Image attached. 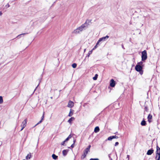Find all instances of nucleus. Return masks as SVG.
<instances>
[{"instance_id": "obj_24", "label": "nucleus", "mask_w": 160, "mask_h": 160, "mask_svg": "<svg viewBox=\"0 0 160 160\" xmlns=\"http://www.w3.org/2000/svg\"><path fill=\"white\" fill-rule=\"evenodd\" d=\"M77 66V64H76L74 63L72 64V67L74 68H75Z\"/></svg>"}, {"instance_id": "obj_12", "label": "nucleus", "mask_w": 160, "mask_h": 160, "mask_svg": "<svg viewBox=\"0 0 160 160\" xmlns=\"http://www.w3.org/2000/svg\"><path fill=\"white\" fill-rule=\"evenodd\" d=\"M100 129L99 127L98 126L96 127L94 130V132L95 133H97L99 131Z\"/></svg>"}, {"instance_id": "obj_5", "label": "nucleus", "mask_w": 160, "mask_h": 160, "mask_svg": "<svg viewBox=\"0 0 160 160\" xmlns=\"http://www.w3.org/2000/svg\"><path fill=\"white\" fill-rule=\"evenodd\" d=\"M142 66H140L139 65H137L135 67L136 70L138 72L142 70Z\"/></svg>"}, {"instance_id": "obj_16", "label": "nucleus", "mask_w": 160, "mask_h": 160, "mask_svg": "<svg viewBox=\"0 0 160 160\" xmlns=\"http://www.w3.org/2000/svg\"><path fill=\"white\" fill-rule=\"evenodd\" d=\"M52 158L53 159H54V160H56V159H57L58 157V156L56 155L55 154H53L52 155Z\"/></svg>"}, {"instance_id": "obj_45", "label": "nucleus", "mask_w": 160, "mask_h": 160, "mask_svg": "<svg viewBox=\"0 0 160 160\" xmlns=\"http://www.w3.org/2000/svg\"><path fill=\"white\" fill-rule=\"evenodd\" d=\"M39 85H38V86L36 87V88H35V89L34 90V91L36 90V88H37L38 87V86Z\"/></svg>"}, {"instance_id": "obj_31", "label": "nucleus", "mask_w": 160, "mask_h": 160, "mask_svg": "<svg viewBox=\"0 0 160 160\" xmlns=\"http://www.w3.org/2000/svg\"><path fill=\"white\" fill-rule=\"evenodd\" d=\"M138 72H139V73L140 74L142 75L143 74V71L142 70L141 71Z\"/></svg>"}, {"instance_id": "obj_34", "label": "nucleus", "mask_w": 160, "mask_h": 160, "mask_svg": "<svg viewBox=\"0 0 160 160\" xmlns=\"http://www.w3.org/2000/svg\"><path fill=\"white\" fill-rule=\"evenodd\" d=\"M118 144H119L118 142H116L115 143V146H117L118 145Z\"/></svg>"}, {"instance_id": "obj_44", "label": "nucleus", "mask_w": 160, "mask_h": 160, "mask_svg": "<svg viewBox=\"0 0 160 160\" xmlns=\"http://www.w3.org/2000/svg\"><path fill=\"white\" fill-rule=\"evenodd\" d=\"M122 48L123 49H124V48L123 46V45L122 44Z\"/></svg>"}, {"instance_id": "obj_15", "label": "nucleus", "mask_w": 160, "mask_h": 160, "mask_svg": "<svg viewBox=\"0 0 160 160\" xmlns=\"http://www.w3.org/2000/svg\"><path fill=\"white\" fill-rule=\"evenodd\" d=\"M68 152V150H64L62 151V154L64 156H65Z\"/></svg>"}, {"instance_id": "obj_47", "label": "nucleus", "mask_w": 160, "mask_h": 160, "mask_svg": "<svg viewBox=\"0 0 160 160\" xmlns=\"http://www.w3.org/2000/svg\"><path fill=\"white\" fill-rule=\"evenodd\" d=\"M55 2H54V3H53V5L54 4V3H55Z\"/></svg>"}, {"instance_id": "obj_22", "label": "nucleus", "mask_w": 160, "mask_h": 160, "mask_svg": "<svg viewBox=\"0 0 160 160\" xmlns=\"http://www.w3.org/2000/svg\"><path fill=\"white\" fill-rule=\"evenodd\" d=\"M143 62L142 61L140 62H138L137 63V65H139L140 66H142Z\"/></svg>"}, {"instance_id": "obj_46", "label": "nucleus", "mask_w": 160, "mask_h": 160, "mask_svg": "<svg viewBox=\"0 0 160 160\" xmlns=\"http://www.w3.org/2000/svg\"><path fill=\"white\" fill-rule=\"evenodd\" d=\"M50 98L52 99V97H50Z\"/></svg>"}, {"instance_id": "obj_13", "label": "nucleus", "mask_w": 160, "mask_h": 160, "mask_svg": "<svg viewBox=\"0 0 160 160\" xmlns=\"http://www.w3.org/2000/svg\"><path fill=\"white\" fill-rule=\"evenodd\" d=\"M73 111H74L72 109H70L69 113L68 115V116L69 117L72 116L73 114Z\"/></svg>"}, {"instance_id": "obj_1", "label": "nucleus", "mask_w": 160, "mask_h": 160, "mask_svg": "<svg viewBox=\"0 0 160 160\" xmlns=\"http://www.w3.org/2000/svg\"><path fill=\"white\" fill-rule=\"evenodd\" d=\"M90 22L89 20H87L85 23L81 26L74 29L72 32V33L75 34H80L83 31L85 30L88 25V23Z\"/></svg>"}, {"instance_id": "obj_11", "label": "nucleus", "mask_w": 160, "mask_h": 160, "mask_svg": "<svg viewBox=\"0 0 160 160\" xmlns=\"http://www.w3.org/2000/svg\"><path fill=\"white\" fill-rule=\"evenodd\" d=\"M32 157V155L30 153L28 154L27 155L26 157L25 158L27 160L30 159Z\"/></svg>"}, {"instance_id": "obj_28", "label": "nucleus", "mask_w": 160, "mask_h": 160, "mask_svg": "<svg viewBox=\"0 0 160 160\" xmlns=\"http://www.w3.org/2000/svg\"><path fill=\"white\" fill-rule=\"evenodd\" d=\"M112 137L113 139H114V138H118V136H112Z\"/></svg>"}, {"instance_id": "obj_20", "label": "nucleus", "mask_w": 160, "mask_h": 160, "mask_svg": "<svg viewBox=\"0 0 160 160\" xmlns=\"http://www.w3.org/2000/svg\"><path fill=\"white\" fill-rule=\"evenodd\" d=\"M89 151H90L89 150H88V149H87L86 148L84 150V152L86 154H87V153H88V152H89Z\"/></svg>"}, {"instance_id": "obj_17", "label": "nucleus", "mask_w": 160, "mask_h": 160, "mask_svg": "<svg viewBox=\"0 0 160 160\" xmlns=\"http://www.w3.org/2000/svg\"><path fill=\"white\" fill-rule=\"evenodd\" d=\"M142 126H145L146 125V122L145 120H142L141 123Z\"/></svg>"}, {"instance_id": "obj_3", "label": "nucleus", "mask_w": 160, "mask_h": 160, "mask_svg": "<svg viewBox=\"0 0 160 160\" xmlns=\"http://www.w3.org/2000/svg\"><path fill=\"white\" fill-rule=\"evenodd\" d=\"M142 60L144 61L146 60L147 58V52L144 50L142 52Z\"/></svg>"}, {"instance_id": "obj_18", "label": "nucleus", "mask_w": 160, "mask_h": 160, "mask_svg": "<svg viewBox=\"0 0 160 160\" xmlns=\"http://www.w3.org/2000/svg\"><path fill=\"white\" fill-rule=\"evenodd\" d=\"M98 77V75L97 74H96L95 75V76L93 78V80H96L97 79Z\"/></svg>"}, {"instance_id": "obj_25", "label": "nucleus", "mask_w": 160, "mask_h": 160, "mask_svg": "<svg viewBox=\"0 0 160 160\" xmlns=\"http://www.w3.org/2000/svg\"><path fill=\"white\" fill-rule=\"evenodd\" d=\"M92 50L90 51H89L88 52V57H89V56L92 53Z\"/></svg>"}, {"instance_id": "obj_35", "label": "nucleus", "mask_w": 160, "mask_h": 160, "mask_svg": "<svg viewBox=\"0 0 160 160\" xmlns=\"http://www.w3.org/2000/svg\"><path fill=\"white\" fill-rule=\"evenodd\" d=\"M97 47V45H96L95 46H94V48H93L92 50H93L94 49H95Z\"/></svg>"}, {"instance_id": "obj_38", "label": "nucleus", "mask_w": 160, "mask_h": 160, "mask_svg": "<svg viewBox=\"0 0 160 160\" xmlns=\"http://www.w3.org/2000/svg\"><path fill=\"white\" fill-rule=\"evenodd\" d=\"M72 137V136H71V135H70L68 137V138H69V139L70 138H71Z\"/></svg>"}, {"instance_id": "obj_32", "label": "nucleus", "mask_w": 160, "mask_h": 160, "mask_svg": "<svg viewBox=\"0 0 160 160\" xmlns=\"http://www.w3.org/2000/svg\"><path fill=\"white\" fill-rule=\"evenodd\" d=\"M91 145H89L88 146V148H86V149H88V150H90V148H91Z\"/></svg>"}, {"instance_id": "obj_8", "label": "nucleus", "mask_w": 160, "mask_h": 160, "mask_svg": "<svg viewBox=\"0 0 160 160\" xmlns=\"http://www.w3.org/2000/svg\"><path fill=\"white\" fill-rule=\"evenodd\" d=\"M74 104V103L73 102L70 101L68 102L67 107L69 108H71L73 106Z\"/></svg>"}, {"instance_id": "obj_19", "label": "nucleus", "mask_w": 160, "mask_h": 160, "mask_svg": "<svg viewBox=\"0 0 160 160\" xmlns=\"http://www.w3.org/2000/svg\"><path fill=\"white\" fill-rule=\"evenodd\" d=\"M3 102V100L2 97L1 96H0V104H2Z\"/></svg>"}, {"instance_id": "obj_30", "label": "nucleus", "mask_w": 160, "mask_h": 160, "mask_svg": "<svg viewBox=\"0 0 160 160\" xmlns=\"http://www.w3.org/2000/svg\"><path fill=\"white\" fill-rule=\"evenodd\" d=\"M10 7V6L8 4H7L5 6V7L6 8H9V7Z\"/></svg>"}, {"instance_id": "obj_41", "label": "nucleus", "mask_w": 160, "mask_h": 160, "mask_svg": "<svg viewBox=\"0 0 160 160\" xmlns=\"http://www.w3.org/2000/svg\"><path fill=\"white\" fill-rule=\"evenodd\" d=\"M129 155H127V158H128V160H129Z\"/></svg>"}, {"instance_id": "obj_10", "label": "nucleus", "mask_w": 160, "mask_h": 160, "mask_svg": "<svg viewBox=\"0 0 160 160\" xmlns=\"http://www.w3.org/2000/svg\"><path fill=\"white\" fill-rule=\"evenodd\" d=\"M153 151L152 149L149 150L148 151L147 154L148 155H151L153 153Z\"/></svg>"}, {"instance_id": "obj_23", "label": "nucleus", "mask_w": 160, "mask_h": 160, "mask_svg": "<svg viewBox=\"0 0 160 160\" xmlns=\"http://www.w3.org/2000/svg\"><path fill=\"white\" fill-rule=\"evenodd\" d=\"M112 139H113L112 137V136H111L109 137L108 138L107 140H109V141H111L112 140Z\"/></svg>"}, {"instance_id": "obj_33", "label": "nucleus", "mask_w": 160, "mask_h": 160, "mask_svg": "<svg viewBox=\"0 0 160 160\" xmlns=\"http://www.w3.org/2000/svg\"><path fill=\"white\" fill-rule=\"evenodd\" d=\"M42 120H41L40 121H39L37 124L36 125H35V126H36L38 124H39L41 123L42 122Z\"/></svg>"}, {"instance_id": "obj_40", "label": "nucleus", "mask_w": 160, "mask_h": 160, "mask_svg": "<svg viewBox=\"0 0 160 160\" xmlns=\"http://www.w3.org/2000/svg\"><path fill=\"white\" fill-rule=\"evenodd\" d=\"M69 139V138H67L64 141L66 142V141H68Z\"/></svg>"}, {"instance_id": "obj_7", "label": "nucleus", "mask_w": 160, "mask_h": 160, "mask_svg": "<svg viewBox=\"0 0 160 160\" xmlns=\"http://www.w3.org/2000/svg\"><path fill=\"white\" fill-rule=\"evenodd\" d=\"M109 37L108 35H107L105 37H103L99 39V41H105L107 40Z\"/></svg>"}, {"instance_id": "obj_21", "label": "nucleus", "mask_w": 160, "mask_h": 160, "mask_svg": "<svg viewBox=\"0 0 160 160\" xmlns=\"http://www.w3.org/2000/svg\"><path fill=\"white\" fill-rule=\"evenodd\" d=\"M86 155L87 154L84 152L83 154L82 155V159H84L86 157Z\"/></svg>"}, {"instance_id": "obj_39", "label": "nucleus", "mask_w": 160, "mask_h": 160, "mask_svg": "<svg viewBox=\"0 0 160 160\" xmlns=\"http://www.w3.org/2000/svg\"><path fill=\"white\" fill-rule=\"evenodd\" d=\"M101 41H99V40L97 42L96 44V45H98L99 44V43Z\"/></svg>"}, {"instance_id": "obj_43", "label": "nucleus", "mask_w": 160, "mask_h": 160, "mask_svg": "<svg viewBox=\"0 0 160 160\" xmlns=\"http://www.w3.org/2000/svg\"><path fill=\"white\" fill-rule=\"evenodd\" d=\"M2 12L1 11H0V15L1 16V15H2Z\"/></svg>"}, {"instance_id": "obj_37", "label": "nucleus", "mask_w": 160, "mask_h": 160, "mask_svg": "<svg viewBox=\"0 0 160 160\" xmlns=\"http://www.w3.org/2000/svg\"><path fill=\"white\" fill-rule=\"evenodd\" d=\"M44 112H43V116H42V117L41 119V120H42H42L43 119V118H44Z\"/></svg>"}, {"instance_id": "obj_26", "label": "nucleus", "mask_w": 160, "mask_h": 160, "mask_svg": "<svg viewBox=\"0 0 160 160\" xmlns=\"http://www.w3.org/2000/svg\"><path fill=\"white\" fill-rule=\"evenodd\" d=\"M26 33H22V34H20L19 35H18L17 37V38H20V36L22 35H25V34Z\"/></svg>"}, {"instance_id": "obj_42", "label": "nucleus", "mask_w": 160, "mask_h": 160, "mask_svg": "<svg viewBox=\"0 0 160 160\" xmlns=\"http://www.w3.org/2000/svg\"><path fill=\"white\" fill-rule=\"evenodd\" d=\"M108 156L109 157V158L110 159L111 158V157H110V154H109L108 155Z\"/></svg>"}, {"instance_id": "obj_27", "label": "nucleus", "mask_w": 160, "mask_h": 160, "mask_svg": "<svg viewBox=\"0 0 160 160\" xmlns=\"http://www.w3.org/2000/svg\"><path fill=\"white\" fill-rule=\"evenodd\" d=\"M75 140H73V144H72L71 145V147H72V148H73V147H74V143H75Z\"/></svg>"}, {"instance_id": "obj_29", "label": "nucleus", "mask_w": 160, "mask_h": 160, "mask_svg": "<svg viewBox=\"0 0 160 160\" xmlns=\"http://www.w3.org/2000/svg\"><path fill=\"white\" fill-rule=\"evenodd\" d=\"M90 160H99V159L98 158H91Z\"/></svg>"}, {"instance_id": "obj_14", "label": "nucleus", "mask_w": 160, "mask_h": 160, "mask_svg": "<svg viewBox=\"0 0 160 160\" xmlns=\"http://www.w3.org/2000/svg\"><path fill=\"white\" fill-rule=\"evenodd\" d=\"M75 118L74 117H71L68 121V122L69 123H71L72 121L74 120Z\"/></svg>"}, {"instance_id": "obj_4", "label": "nucleus", "mask_w": 160, "mask_h": 160, "mask_svg": "<svg viewBox=\"0 0 160 160\" xmlns=\"http://www.w3.org/2000/svg\"><path fill=\"white\" fill-rule=\"evenodd\" d=\"M27 124V119H25L22 122L21 125V127L22 128L20 130V131H22L24 129V128L26 127Z\"/></svg>"}, {"instance_id": "obj_36", "label": "nucleus", "mask_w": 160, "mask_h": 160, "mask_svg": "<svg viewBox=\"0 0 160 160\" xmlns=\"http://www.w3.org/2000/svg\"><path fill=\"white\" fill-rule=\"evenodd\" d=\"M65 142L64 141L63 142H62L61 143V145H64V143Z\"/></svg>"}, {"instance_id": "obj_9", "label": "nucleus", "mask_w": 160, "mask_h": 160, "mask_svg": "<svg viewBox=\"0 0 160 160\" xmlns=\"http://www.w3.org/2000/svg\"><path fill=\"white\" fill-rule=\"evenodd\" d=\"M148 121L149 123H151L152 121V116L150 114H149L148 116Z\"/></svg>"}, {"instance_id": "obj_2", "label": "nucleus", "mask_w": 160, "mask_h": 160, "mask_svg": "<svg viewBox=\"0 0 160 160\" xmlns=\"http://www.w3.org/2000/svg\"><path fill=\"white\" fill-rule=\"evenodd\" d=\"M156 159V160H160V148L158 146H157Z\"/></svg>"}, {"instance_id": "obj_6", "label": "nucleus", "mask_w": 160, "mask_h": 160, "mask_svg": "<svg viewBox=\"0 0 160 160\" xmlns=\"http://www.w3.org/2000/svg\"><path fill=\"white\" fill-rule=\"evenodd\" d=\"M115 85V82L113 79H112L110 82V85L112 87H113Z\"/></svg>"}]
</instances>
